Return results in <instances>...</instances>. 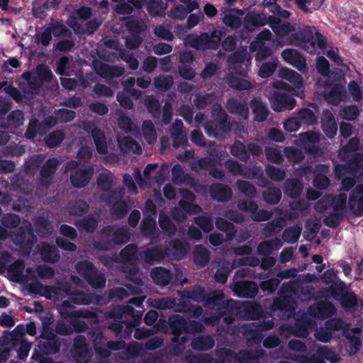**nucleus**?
Returning a JSON list of instances; mask_svg holds the SVG:
<instances>
[{"instance_id":"obj_50","label":"nucleus","mask_w":363,"mask_h":363,"mask_svg":"<svg viewBox=\"0 0 363 363\" xmlns=\"http://www.w3.org/2000/svg\"><path fill=\"white\" fill-rule=\"evenodd\" d=\"M186 363H225L223 357L215 359L208 354H190L186 357Z\"/></svg>"},{"instance_id":"obj_21","label":"nucleus","mask_w":363,"mask_h":363,"mask_svg":"<svg viewBox=\"0 0 363 363\" xmlns=\"http://www.w3.org/2000/svg\"><path fill=\"white\" fill-rule=\"evenodd\" d=\"M94 67L96 74L104 79L120 77L125 72L122 67L110 65L101 62L94 63Z\"/></svg>"},{"instance_id":"obj_24","label":"nucleus","mask_w":363,"mask_h":363,"mask_svg":"<svg viewBox=\"0 0 363 363\" xmlns=\"http://www.w3.org/2000/svg\"><path fill=\"white\" fill-rule=\"evenodd\" d=\"M85 130L91 133L97 152L101 155L107 153L108 147L104 132L94 124L88 125Z\"/></svg>"},{"instance_id":"obj_15","label":"nucleus","mask_w":363,"mask_h":363,"mask_svg":"<svg viewBox=\"0 0 363 363\" xmlns=\"http://www.w3.org/2000/svg\"><path fill=\"white\" fill-rule=\"evenodd\" d=\"M281 57L288 64L296 67L301 73L308 71V67L305 57L294 49H285L281 52Z\"/></svg>"},{"instance_id":"obj_61","label":"nucleus","mask_w":363,"mask_h":363,"mask_svg":"<svg viewBox=\"0 0 363 363\" xmlns=\"http://www.w3.org/2000/svg\"><path fill=\"white\" fill-rule=\"evenodd\" d=\"M262 197L266 203L275 205L277 204L281 199V191L280 189L277 187H267V189L263 191Z\"/></svg>"},{"instance_id":"obj_30","label":"nucleus","mask_w":363,"mask_h":363,"mask_svg":"<svg viewBox=\"0 0 363 363\" xmlns=\"http://www.w3.org/2000/svg\"><path fill=\"white\" fill-rule=\"evenodd\" d=\"M150 276L153 281L160 286H167L173 278L172 271L162 267L153 268L150 272Z\"/></svg>"},{"instance_id":"obj_7","label":"nucleus","mask_w":363,"mask_h":363,"mask_svg":"<svg viewBox=\"0 0 363 363\" xmlns=\"http://www.w3.org/2000/svg\"><path fill=\"white\" fill-rule=\"evenodd\" d=\"M278 76L281 79H286L291 83V85L282 81L274 82V87L277 89L291 92L294 88L301 89L303 85V77L298 72L287 67H282L279 70Z\"/></svg>"},{"instance_id":"obj_23","label":"nucleus","mask_w":363,"mask_h":363,"mask_svg":"<svg viewBox=\"0 0 363 363\" xmlns=\"http://www.w3.org/2000/svg\"><path fill=\"white\" fill-rule=\"evenodd\" d=\"M209 194L213 200L226 202L231 199L233 191L230 186L221 183H213L209 186Z\"/></svg>"},{"instance_id":"obj_20","label":"nucleus","mask_w":363,"mask_h":363,"mask_svg":"<svg viewBox=\"0 0 363 363\" xmlns=\"http://www.w3.org/2000/svg\"><path fill=\"white\" fill-rule=\"evenodd\" d=\"M61 347V342L57 335L52 334L45 341H40L38 345L39 352L41 354H37L35 351V357L38 355L46 356L49 354H55L59 352Z\"/></svg>"},{"instance_id":"obj_51","label":"nucleus","mask_w":363,"mask_h":363,"mask_svg":"<svg viewBox=\"0 0 363 363\" xmlns=\"http://www.w3.org/2000/svg\"><path fill=\"white\" fill-rule=\"evenodd\" d=\"M215 225L218 230L226 233L227 239L228 240H232L237 232L235 226L232 223L222 217H218L216 219Z\"/></svg>"},{"instance_id":"obj_31","label":"nucleus","mask_w":363,"mask_h":363,"mask_svg":"<svg viewBox=\"0 0 363 363\" xmlns=\"http://www.w3.org/2000/svg\"><path fill=\"white\" fill-rule=\"evenodd\" d=\"M272 309L292 315L295 311V301L289 296L274 298L272 301Z\"/></svg>"},{"instance_id":"obj_10","label":"nucleus","mask_w":363,"mask_h":363,"mask_svg":"<svg viewBox=\"0 0 363 363\" xmlns=\"http://www.w3.org/2000/svg\"><path fill=\"white\" fill-rule=\"evenodd\" d=\"M250 61L251 58L247 56L245 50L236 51L228 58L230 67L241 76H245L247 74Z\"/></svg>"},{"instance_id":"obj_38","label":"nucleus","mask_w":363,"mask_h":363,"mask_svg":"<svg viewBox=\"0 0 363 363\" xmlns=\"http://www.w3.org/2000/svg\"><path fill=\"white\" fill-rule=\"evenodd\" d=\"M72 352L74 356L81 359H85L88 357V345L84 335H79L74 338Z\"/></svg>"},{"instance_id":"obj_58","label":"nucleus","mask_w":363,"mask_h":363,"mask_svg":"<svg viewBox=\"0 0 363 363\" xmlns=\"http://www.w3.org/2000/svg\"><path fill=\"white\" fill-rule=\"evenodd\" d=\"M347 290V287L345 283L341 280H337L329 286L327 289V293L335 300L338 301Z\"/></svg>"},{"instance_id":"obj_55","label":"nucleus","mask_w":363,"mask_h":363,"mask_svg":"<svg viewBox=\"0 0 363 363\" xmlns=\"http://www.w3.org/2000/svg\"><path fill=\"white\" fill-rule=\"evenodd\" d=\"M23 120L24 116L23 111L18 109L14 110L9 113L6 124L2 123L1 126L2 128H7L9 126L19 128L23 124Z\"/></svg>"},{"instance_id":"obj_6","label":"nucleus","mask_w":363,"mask_h":363,"mask_svg":"<svg viewBox=\"0 0 363 363\" xmlns=\"http://www.w3.org/2000/svg\"><path fill=\"white\" fill-rule=\"evenodd\" d=\"M130 240V232L125 227H119L113 233L111 240L99 239L93 242L94 250L101 252L109 251L118 245H123Z\"/></svg>"},{"instance_id":"obj_57","label":"nucleus","mask_w":363,"mask_h":363,"mask_svg":"<svg viewBox=\"0 0 363 363\" xmlns=\"http://www.w3.org/2000/svg\"><path fill=\"white\" fill-rule=\"evenodd\" d=\"M348 206L352 213L356 216L363 215V195L358 197L352 192L349 197Z\"/></svg>"},{"instance_id":"obj_14","label":"nucleus","mask_w":363,"mask_h":363,"mask_svg":"<svg viewBox=\"0 0 363 363\" xmlns=\"http://www.w3.org/2000/svg\"><path fill=\"white\" fill-rule=\"evenodd\" d=\"M271 106L274 111L281 112L285 110H292L296 105V101L291 96L274 91L269 99Z\"/></svg>"},{"instance_id":"obj_34","label":"nucleus","mask_w":363,"mask_h":363,"mask_svg":"<svg viewBox=\"0 0 363 363\" xmlns=\"http://www.w3.org/2000/svg\"><path fill=\"white\" fill-rule=\"evenodd\" d=\"M40 254L45 262L55 264L60 259V252L53 245L43 243L40 249Z\"/></svg>"},{"instance_id":"obj_53","label":"nucleus","mask_w":363,"mask_h":363,"mask_svg":"<svg viewBox=\"0 0 363 363\" xmlns=\"http://www.w3.org/2000/svg\"><path fill=\"white\" fill-rule=\"evenodd\" d=\"M296 116L301 125L308 127L317 123V117L315 113L308 108L300 109Z\"/></svg>"},{"instance_id":"obj_43","label":"nucleus","mask_w":363,"mask_h":363,"mask_svg":"<svg viewBox=\"0 0 363 363\" xmlns=\"http://www.w3.org/2000/svg\"><path fill=\"white\" fill-rule=\"evenodd\" d=\"M170 257L175 260H181L185 257L187 252V245L179 239H174L171 241Z\"/></svg>"},{"instance_id":"obj_28","label":"nucleus","mask_w":363,"mask_h":363,"mask_svg":"<svg viewBox=\"0 0 363 363\" xmlns=\"http://www.w3.org/2000/svg\"><path fill=\"white\" fill-rule=\"evenodd\" d=\"M267 23V18L264 13H248L244 18L243 26L248 32L254 31L257 28Z\"/></svg>"},{"instance_id":"obj_9","label":"nucleus","mask_w":363,"mask_h":363,"mask_svg":"<svg viewBox=\"0 0 363 363\" xmlns=\"http://www.w3.org/2000/svg\"><path fill=\"white\" fill-rule=\"evenodd\" d=\"M140 259L149 265L162 262L165 258L170 257V248L162 245L147 247L139 252Z\"/></svg>"},{"instance_id":"obj_46","label":"nucleus","mask_w":363,"mask_h":363,"mask_svg":"<svg viewBox=\"0 0 363 363\" xmlns=\"http://www.w3.org/2000/svg\"><path fill=\"white\" fill-rule=\"evenodd\" d=\"M118 144L121 150L123 152H133L135 154L142 152L140 145L130 136H125L118 139Z\"/></svg>"},{"instance_id":"obj_5","label":"nucleus","mask_w":363,"mask_h":363,"mask_svg":"<svg viewBox=\"0 0 363 363\" xmlns=\"http://www.w3.org/2000/svg\"><path fill=\"white\" fill-rule=\"evenodd\" d=\"M10 236L13 237V242L28 254L37 241V237L29 221H24L16 232H11Z\"/></svg>"},{"instance_id":"obj_19","label":"nucleus","mask_w":363,"mask_h":363,"mask_svg":"<svg viewBox=\"0 0 363 363\" xmlns=\"http://www.w3.org/2000/svg\"><path fill=\"white\" fill-rule=\"evenodd\" d=\"M361 329L357 327L352 328L351 330H344L343 335L348 340L347 352L349 356H353L357 354L361 348L362 340L360 336Z\"/></svg>"},{"instance_id":"obj_59","label":"nucleus","mask_w":363,"mask_h":363,"mask_svg":"<svg viewBox=\"0 0 363 363\" xmlns=\"http://www.w3.org/2000/svg\"><path fill=\"white\" fill-rule=\"evenodd\" d=\"M89 211V204L83 200H78L74 203H69L68 206L69 214L74 216H82L86 214Z\"/></svg>"},{"instance_id":"obj_54","label":"nucleus","mask_w":363,"mask_h":363,"mask_svg":"<svg viewBox=\"0 0 363 363\" xmlns=\"http://www.w3.org/2000/svg\"><path fill=\"white\" fill-rule=\"evenodd\" d=\"M186 296L198 303H205L207 293L203 286L199 285L194 286L191 289L185 291Z\"/></svg>"},{"instance_id":"obj_1","label":"nucleus","mask_w":363,"mask_h":363,"mask_svg":"<svg viewBox=\"0 0 363 363\" xmlns=\"http://www.w3.org/2000/svg\"><path fill=\"white\" fill-rule=\"evenodd\" d=\"M203 128L208 137L224 140L232 130L229 116L220 105H215L211 110V118L203 123Z\"/></svg>"},{"instance_id":"obj_40","label":"nucleus","mask_w":363,"mask_h":363,"mask_svg":"<svg viewBox=\"0 0 363 363\" xmlns=\"http://www.w3.org/2000/svg\"><path fill=\"white\" fill-rule=\"evenodd\" d=\"M245 316L248 320H257L262 317L264 311L261 305L255 302H246L242 306Z\"/></svg>"},{"instance_id":"obj_2","label":"nucleus","mask_w":363,"mask_h":363,"mask_svg":"<svg viewBox=\"0 0 363 363\" xmlns=\"http://www.w3.org/2000/svg\"><path fill=\"white\" fill-rule=\"evenodd\" d=\"M288 42L289 45L298 46L310 54L315 53L317 49H325L327 45L323 35L319 32L314 35L308 27L293 33L289 37Z\"/></svg>"},{"instance_id":"obj_33","label":"nucleus","mask_w":363,"mask_h":363,"mask_svg":"<svg viewBox=\"0 0 363 363\" xmlns=\"http://www.w3.org/2000/svg\"><path fill=\"white\" fill-rule=\"evenodd\" d=\"M303 188V183L299 179L290 178L284 182L283 190L288 197L295 199L301 196Z\"/></svg>"},{"instance_id":"obj_37","label":"nucleus","mask_w":363,"mask_h":363,"mask_svg":"<svg viewBox=\"0 0 363 363\" xmlns=\"http://www.w3.org/2000/svg\"><path fill=\"white\" fill-rule=\"evenodd\" d=\"M147 11L152 17H164L167 9V4L162 0H148L146 3Z\"/></svg>"},{"instance_id":"obj_12","label":"nucleus","mask_w":363,"mask_h":363,"mask_svg":"<svg viewBox=\"0 0 363 363\" xmlns=\"http://www.w3.org/2000/svg\"><path fill=\"white\" fill-rule=\"evenodd\" d=\"M218 357H223L225 363L228 361L234 359L239 363H249L250 361L255 360L259 358V355L256 352L248 350H241L237 353L227 348H222L217 352Z\"/></svg>"},{"instance_id":"obj_63","label":"nucleus","mask_w":363,"mask_h":363,"mask_svg":"<svg viewBox=\"0 0 363 363\" xmlns=\"http://www.w3.org/2000/svg\"><path fill=\"white\" fill-rule=\"evenodd\" d=\"M301 233V228L298 225H293L284 230L282 238L287 243L294 244L298 241Z\"/></svg>"},{"instance_id":"obj_44","label":"nucleus","mask_w":363,"mask_h":363,"mask_svg":"<svg viewBox=\"0 0 363 363\" xmlns=\"http://www.w3.org/2000/svg\"><path fill=\"white\" fill-rule=\"evenodd\" d=\"M309 310L317 317L328 318L333 313L335 308L333 303L323 301L310 306Z\"/></svg>"},{"instance_id":"obj_49","label":"nucleus","mask_w":363,"mask_h":363,"mask_svg":"<svg viewBox=\"0 0 363 363\" xmlns=\"http://www.w3.org/2000/svg\"><path fill=\"white\" fill-rule=\"evenodd\" d=\"M210 261V252L204 246L197 245L194 251V262L196 265L205 267Z\"/></svg>"},{"instance_id":"obj_13","label":"nucleus","mask_w":363,"mask_h":363,"mask_svg":"<svg viewBox=\"0 0 363 363\" xmlns=\"http://www.w3.org/2000/svg\"><path fill=\"white\" fill-rule=\"evenodd\" d=\"M138 247L136 244H129L120 252L119 257L121 262L131 265L128 273L135 275L138 272L137 263L140 259Z\"/></svg>"},{"instance_id":"obj_35","label":"nucleus","mask_w":363,"mask_h":363,"mask_svg":"<svg viewBox=\"0 0 363 363\" xmlns=\"http://www.w3.org/2000/svg\"><path fill=\"white\" fill-rule=\"evenodd\" d=\"M311 323L308 318L303 316L297 319L294 325L291 327V333L296 337L306 338L309 335L308 328Z\"/></svg>"},{"instance_id":"obj_45","label":"nucleus","mask_w":363,"mask_h":363,"mask_svg":"<svg viewBox=\"0 0 363 363\" xmlns=\"http://www.w3.org/2000/svg\"><path fill=\"white\" fill-rule=\"evenodd\" d=\"M168 325L172 335L185 334L186 319L183 316L178 314L170 315Z\"/></svg>"},{"instance_id":"obj_39","label":"nucleus","mask_w":363,"mask_h":363,"mask_svg":"<svg viewBox=\"0 0 363 363\" xmlns=\"http://www.w3.org/2000/svg\"><path fill=\"white\" fill-rule=\"evenodd\" d=\"M74 224L79 230L93 233L98 227L99 220L92 214H89L83 218L77 220Z\"/></svg>"},{"instance_id":"obj_29","label":"nucleus","mask_w":363,"mask_h":363,"mask_svg":"<svg viewBox=\"0 0 363 363\" xmlns=\"http://www.w3.org/2000/svg\"><path fill=\"white\" fill-rule=\"evenodd\" d=\"M338 301L346 311H357L359 307L363 308V300L359 298L353 291H348V289L345 291Z\"/></svg>"},{"instance_id":"obj_25","label":"nucleus","mask_w":363,"mask_h":363,"mask_svg":"<svg viewBox=\"0 0 363 363\" xmlns=\"http://www.w3.org/2000/svg\"><path fill=\"white\" fill-rule=\"evenodd\" d=\"M52 125L49 118L45 119L41 123L37 118H32L29 121L25 133V137L27 139L33 140L37 137L38 133L43 134L47 128H50Z\"/></svg>"},{"instance_id":"obj_32","label":"nucleus","mask_w":363,"mask_h":363,"mask_svg":"<svg viewBox=\"0 0 363 363\" xmlns=\"http://www.w3.org/2000/svg\"><path fill=\"white\" fill-rule=\"evenodd\" d=\"M187 44L196 50H205L212 49L211 40L208 33H202L200 35H189L186 38Z\"/></svg>"},{"instance_id":"obj_62","label":"nucleus","mask_w":363,"mask_h":363,"mask_svg":"<svg viewBox=\"0 0 363 363\" xmlns=\"http://www.w3.org/2000/svg\"><path fill=\"white\" fill-rule=\"evenodd\" d=\"M142 130L145 140L149 144H153L157 140V133L152 121L145 120L142 125Z\"/></svg>"},{"instance_id":"obj_4","label":"nucleus","mask_w":363,"mask_h":363,"mask_svg":"<svg viewBox=\"0 0 363 363\" xmlns=\"http://www.w3.org/2000/svg\"><path fill=\"white\" fill-rule=\"evenodd\" d=\"M77 272L82 275L86 282L94 289L104 288L106 277L103 273L99 272L94 264L89 261H80L76 264Z\"/></svg>"},{"instance_id":"obj_48","label":"nucleus","mask_w":363,"mask_h":363,"mask_svg":"<svg viewBox=\"0 0 363 363\" xmlns=\"http://www.w3.org/2000/svg\"><path fill=\"white\" fill-rule=\"evenodd\" d=\"M252 112L255 116V120L257 122L264 121L269 116V110L262 101L253 99L251 101Z\"/></svg>"},{"instance_id":"obj_3","label":"nucleus","mask_w":363,"mask_h":363,"mask_svg":"<svg viewBox=\"0 0 363 363\" xmlns=\"http://www.w3.org/2000/svg\"><path fill=\"white\" fill-rule=\"evenodd\" d=\"M66 169L70 171V182L76 188L86 186L94 174L92 166L82 165L79 162L71 160L66 164Z\"/></svg>"},{"instance_id":"obj_27","label":"nucleus","mask_w":363,"mask_h":363,"mask_svg":"<svg viewBox=\"0 0 363 363\" xmlns=\"http://www.w3.org/2000/svg\"><path fill=\"white\" fill-rule=\"evenodd\" d=\"M58 165L59 160L56 157H51L45 161L40 171L41 183L47 186L49 185Z\"/></svg>"},{"instance_id":"obj_47","label":"nucleus","mask_w":363,"mask_h":363,"mask_svg":"<svg viewBox=\"0 0 363 363\" xmlns=\"http://www.w3.org/2000/svg\"><path fill=\"white\" fill-rule=\"evenodd\" d=\"M231 155L242 162H247L250 160L249 151L247 150V145L240 140H235L230 147Z\"/></svg>"},{"instance_id":"obj_16","label":"nucleus","mask_w":363,"mask_h":363,"mask_svg":"<svg viewBox=\"0 0 363 363\" xmlns=\"http://www.w3.org/2000/svg\"><path fill=\"white\" fill-rule=\"evenodd\" d=\"M345 94V89L342 85L337 83H326L323 96L330 104L337 106L344 100Z\"/></svg>"},{"instance_id":"obj_42","label":"nucleus","mask_w":363,"mask_h":363,"mask_svg":"<svg viewBox=\"0 0 363 363\" xmlns=\"http://www.w3.org/2000/svg\"><path fill=\"white\" fill-rule=\"evenodd\" d=\"M15 333L24 335L25 328L23 325H18L12 332L4 331L0 337V347H4L11 343L13 347H16L17 345V338L16 337Z\"/></svg>"},{"instance_id":"obj_41","label":"nucleus","mask_w":363,"mask_h":363,"mask_svg":"<svg viewBox=\"0 0 363 363\" xmlns=\"http://www.w3.org/2000/svg\"><path fill=\"white\" fill-rule=\"evenodd\" d=\"M22 78L27 82L28 88L30 89V91H29L26 89H24L22 86H20L21 90L24 94H29L38 93L39 91L42 86V83L40 79L38 77V76L35 75L33 73L30 72H26L23 73Z\"/></svg>"},{"instance_id":"obj_36","label":"nucleus","mask_w":363,"mask_h":363,"mask_svg":"<svg viewBox=\"0 0 363 363\" xmlns=\"http://www.w3.org/2000/svg\"><path fill=\"white\" fill-rule=\"evenodd\" d=\"M191 347L195 351H208L215 345L214 339L208 335H201L191 341Z\"/></svg>"},{"instance_id":"obj_56","label":"nucleus","mask_w":363,"mask_h":363,"mask_svg":"<svg viewBox=\"0 0 363 363\" xmlns=\"http://www.w3.org/2000/svg\"><path fill=\"white\" fill-rule=\"evenodd\" d=\"M285 220L283 218H276L265 224L264 234L266 236H271L279 233L285 226Z\"/></svg>"},{"instance_id":"obj_22","label":"nucleus","mask_w":363,"mask_h":363,"mask_svg":"<svg viewBox=\"0 0 363 363\" xmlns=\"http://www.w3.org/2000/svg\"><path fill=\"white\" fill-rule=\"evenodd\" d=\"M113 2H121L115 6L114 11L119 15H131L134 9L140 10L147 3V0H111Z\"/></svg>"},{"instance_id":"obj_18","label":"nucleus","mask_w":363,"mask_h":363,"mask_svg":"<svg viewBox=\"0 0 363 363\" xmlns=\"http://www.w3.org/2000/svg\"><path fill=\"white\" fill-rule=\"evenodd\" d=\"M320 127L326 137L330 139L335 137L337 132V124L335 116L329 109L323 111Z\"/></svg>"},{"instance_id":"obj_26","label":"nucleus","mask_w":363,"mask_h":363,"mask_svg":"<svg viewBox=\"0 0 363 363\" xmlns=\"http://www.w3.org/2000/svg\"><path fill=\"white\" fill-rule=\"evenodd\" d=\"M225 106L233 115H237L245 120L249 116V108L245 101L232 97L226 101Z\"/></svg>"},{"instance_id":"obj_52","label":"nucleus","mask_w":363,"mask_h":363,"mask_svg":"<svg viewBox=\"0 0 363 363\" xmlns=\"http://www.w3.org/2000/svg\"><path fill=\"white\" fill-rule=\"evenodd\" d=\"M156 230V217L152 216H144L140 224V232L143 235L152 237Z\"/></svg>"},{"instance_id":"obj_17","label":"nucleus","mask_w":363,"mask_h":363,"mask_svg":"<svg viewBox=\"0 0 363 363\" xmlns=\"http://www.w3.org/2000/svg\"><path fill=\"white\" fill-rule=\"evenodd\" d=\"M233 291L238 297L253 298L259 291V286L254 281H241L235 284Z\"/></svg>"},{"instance_id":"obj_64","label":"nucleus","mask_w":363,"mask_h":363,"mask_svg":"<svg viewBox=\"0 0 363 363\" xmlns=\"http://www.w3.org/2000/svg\"><path fill=\"white\" fill-rule=\"evenodd\" d=\"M236 186L239 191L248 199H255L257 196V192L255 186L249 182L239 179L236 182Z\"/></svg>"},{"instance_id":"obj_11","label":"nucleus","mask_w":363,"mask_h":363,"mask_svg":"<svg viewBox=\"0 0 363 363\" xmlns=\"http://www.w3.org/2000/svg\"><path fill=\"white\" fill-rule=\"evenodd\" d=\"M235 302L225 300V295L221 290H215L207 294L204 306L214 311H223L233 307Z\"/></svg>"},{"instance_id":"obj_60","label":"nucleus","mask_w":363,"mask_h":363,"mask_svg":"<svg viewBox=\"0 0 363 363\" xmlns=\"http://www.w3.org/2000/svg\"><path fill=\"white\" fill-rule=\"evenodd\" d=\"M34 223L38 233L45 236H48L52 234L53 228L48 218L44 216H38L35 219Z\"/></svg>"},{"instance_id":"obj_8","label":"nucleus","mask_w":363,"mask_h":363,"mask_svg":"<svg viewBox=\"0 0 363 363\" xmlns=\"http://www.w3.org/2000/svg\"><path fill=\"white\" fill-rule=\"evenodd\" d=\"M106 341V338L102 333H98L93 341L94 350L96 354L101 358H108L110 357L112 351H119L125 346V342L120 341Z\"/></svg>"}]
</instances>
